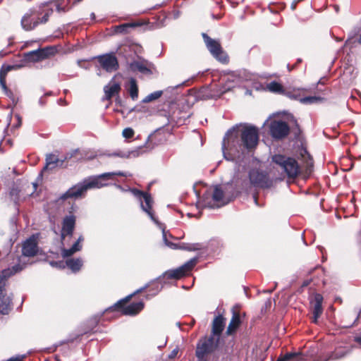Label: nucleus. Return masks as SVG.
<instances>
[{"mask_svg": "<svg viewBox=\"0 0 361 361\" xmlns=\"http://www.w3.org/2000/svg\"><path fill=\"white\" fill-rule=\"evenodd\" d=\"M259 140L258 129L248 124H238L229 129L222 142V152L227 160L240 158L246 150L255 148Z\"/></svg>", "mask_w": 361, "mask_h": 361, "instance_id": "obj_1", "label": "nucleus"}, {"mask_svg": "<svg viewBox=\"0 0 361 361\" xmlns=\"http://www.w3.org/2000/svg\"><path fill=\"white\" fill-rule=\"evenodd\" d=\"M115 176H126L127 175L121 171L109 172L100 174L97 176H92L85 178L82 182L73 185L63 193L60 199L66 200L68 198L78 199L82 197L86 192L90 189L101 188L106 183H102V180L113 179Z\"/></svg>", "mask_w": 361, "mask_h": 361, "instance_id": "obj_2", "label": "nucleus"}, {"mask_svg": "<svg viewBox=\"0 0 361 361\" xmlns=\"http://www.w3.org/2000/svg\"><path fill=\"white\" fill-rule=\"evenodd\" d=\"M130 192L132 194L140 201V206L142 209L145 212L150 219L159 226V227L162 230L163 240L166 246L171 249H182L186 250L189 251H195L199 250L202 249V245L199 243L194 244H185L183 243L181 245H178L175 243L169 242L167 240L166 233L165 231V228L160 224L156 218L154 216V214L152 212V200L151 196L145 192H143L137 189H131Z\"/></svg>", "mask_w": 361, "mask_h": 361, "instance_id": "obj_3", "label": "nucleus"}, {"mask_svg": "<svg viewBox=\"0 0 361 361\" xmlns=\"http://www.w3.org/2000/svg\"><path fill=\"white\" fill-rule=\"evenodd\" d=\"M25 267V262L23 260V257L18 256L17 263L11 267L4 269L0 274V312L2 314H8L11 310V298L5 291L6 280L22 271Z\"/></svg>", "mask_w": 361, "mask_h": 361, "instance_id": "obj_4", "label": "nucleus"}, {"mask_svg": "<svg viewBox=\"0 0 361 361\" xmlns=\"http://www.w3.org/2000/svg\"><path fill=\"white\" fill-rule=\"evenodd\" d=\"M219 343V339L214 336H205L199 340L195 351L197 361H207L206 357L214 352Z\"/></svg>", "mask_w": 361, "mask_h": 361, "instance_id": "obj_5", "label": "nucleus"}, {"mask_svg": "<svg viewBox=\"0 0 361 361\" xmlns=\"http://www.w3.org/2000/svg\"><path fill=\"white\" fill-rule=\"evenodd\" d=\"M224 191L219 185L212 190H207L202 196V206L209 208L220 207L226 204L224 201Z\"/></svg>", "mask_w": 361, "mask_h": 361, "instance_id": "obj_6", "label": "nucleus"}, {"mask_svg": "<svg viewBox=\"0 0 361 361\" xmlns=\"http://www.w3.org/2000/svg\"><path fill=\"white\" fill-rule=\"evenodd\" d=\"M272 161L279 168L283 170L289 178L297 176L300 172L298 162L293 158L286 157L281 154H276L272 157Z\"/></svg>", "mask_w": 361, "mask_h": 361, "instance_id": "obj_7", "label": "nucleus"}, {"mask_svg": "<svg viewBox=\"0 0 361 361\" xmlns=\"http://www.w3.org/2000/svg\"><path fill=\"white\" fill-rule=\"evenodd\" d=\"M202 37L207 48L212 55L219 61L227 63L228 61V56L223 51L219 42L212 39L205 33H202Z\"/></svg>", "mask_w": 361, "mask_h": 361, "instance_id": "obj_8", "label": "nucleus"}, {"mask_svg": "<svg viewBox=\"0 0 361 361\" xmlns=\"http://www.w3.org/2000/svg\"><path fill=\"white\" fill-rule=\"evenodd\" d=\"M150 136L148 137L147 140L146 141L145 144L142 146H139L132 150L128 151V152H123V151H117L111 154H109V156L112 157H119L124 159H130V158H135L141 154L148 152L151 151L154 148V145H149L148 142L149 141Z\"/></svg>", "mask_w": 361, "mask_h": 361, "instance_id": "obj_9", "label": "nucleus"}, {"mask_svg": "<svg viewBox=\"0 0 361 361\" xmlns=\"http://www.w3.org/2000/svg\"><path fill=\"white\" fill-rule=\"evenodd\" d=\"M197 258L194 257L185 262L181 267L166 271L163 274V278L167 279H180L187 272L190 271L197 264Z\"/></svg>", "mask_w": 361, "mask_h": 361, "instance_id": "obj_10", "label": "nucleus"}, {"mask_svg": "<svg viewBox=\"0 0 361 361\" xmlns=\"http://www.w3.org/2000/svg\"><path fill=\"white\" fill-rule=\"evenodd\" d=\"M307 92V89H298L293 90V91L286 92L284 94L290 99L299 100L300 103L303 104L317 103L322 100L321 97L316 96H309L302 97V96Z\"/></svg>", "mask_w": 361, "mask_h": 361, "instance_id": "obj_11", "label": "nucleus"}, {"mask_svg": "<svg viewBox=\"0 0 361 361\" xmlns=\"http://www.w3.org/2000/svg\"><path fill=\"white\" fill-rule=\"evenodd\" d=\"M269 130L271 136L276 139H281L289 133V126L282 121H273L270 123Z\"/></svg>", "mask_w": 361, "mask_h": 361, "instance_id": "obj_12", "label": "nucleus"}, {"mask_svg": "<svg viewBox=\"0 0 361 361\" xmlns=\"http://www.w3.org/2000/svg\"><path fill=\"white\" fill-rule=\"evenodd\" d=\"M100 66L107 72H112L118 68V63L114 54H104L97 57Z\"/></svg>", "mask_w": 361, "mask_h": 361, "instance_id": "obj_13", "label": "nucleus"}, {"mask_svg": "<svg viewBox=\"0 0 361 361\" xmlns=\"http://www.w3.org/2000/svg\"><path fill=\"white\" fill-rule=\"evenodd\" d=\"M250 183L257 187L269 188L270 183L266 174L259 172L258 170H252L249 173Z\"/></svg>", "mask_w": 361, "mask_h": 361, "instance_id": "obj_14", "label": "nucleus"}, {"mask_svg": "<svg viewBox=\"0 0 361 361\" xmlns=\"http://www.w3.org/2000/svg\"><path fill=\"white\" fill-rule=\"evenodd\" d=\"M51 54V48H45L32 51L25 54V61L27 62H37L49 56Z\"/></svg>", "mask_w": 361, "mask_h": 361, "instance_id": "obj_15", "label": "nucleus"}, {"mask_svg": "<svg viewBox=\"0 0 361 361\" xmlns=\"http://www.w3.org/2000/svg\"><path fill=\"white\" fill-rule=\"evenodd\" d=\"M75 217L73 215L66 216L63 221L61 238L62 243L66 237H71L75 228Z\"/></svg>", "mask_w": 361, "mask_h": 361, "instance_id": "obj_16", "label": "nucleus"}, {"mask_svg": "<svg viewBox=\"0 0 361 361\" xmlns=\"http://www.w3.org/2000/svg\"><path fill=\"white\" fill-rule=\"evenodd\" d=\"M38 251L37 237L31 236L23 244L22 254L23 257H33Z\"/></svg>", "mask_w": 361, "mask_h": 361, "instance_id": "obj_17", "label": "nucleus"}, {"mask_svg": "<svg viewBox=\"0 0 361 361\" xmlns=\"http://www.w3.org/2000/svg\"><path fill=\"white\" fill-rule=\"evenodd\" d=\"M322 302L323 297L319 293L314 294L313 299L310 301L313 314L312 322L315 324L317 323L318 319L323 312Z\"/></svg>", "mask_w": 361, "mask_h": 361, "instance_id": "obj_18", "label": "nucleus"}, {"mask_svg": "<svg viewBox=\"0 0 361 361\" xmlns=\"http://www.w3.org/2000/svg\"><path fill=\"white\" fill-rule=\"evenodd\" d=\"M240 83V78L234 75H230L226 84L223 87V90H220L219 92L216 94V97H219L222 94L232 90L236 85ZM216 97V94H210L207 96V98H212Z\"/></svg>", "mask_w": 361, "mask_h": 361, "instance_id": "obj_19", "label": "nucleus"}, {"mask_svg": "<svg viewBox=\"0 0 361 361\" xmlns=\"http://www.w3.org/2000/svg\"><path fill=\"white\" fill-rule=\"evenodd\" d=\"M225 326V319L222 316L215 317L212 324V330L210 336H214L220 340V336Z\"/></svg>", "mask_w": 361, "mask_h": 361, "instance_id": "obj_20", "label": "nucleus"}, {"mask_svg": "<svg viewBox=\"0 0 361 361\" xmlns=\"http://www.w3.org/2000/svg\"><path fill=\"white\" fill-rule=\"evenodd\" d=\"M16 68L15 66H3L0 71V85L4 90L5 94L10 97L12 93L6 87V76L7 73L11 70Z\"/></svg>", "mask_w": 361, "mask_h": 361, "instance_id": "obj_21", "label": "nucleus"}, {"mask_svg": "<svg viewBox=\"0 0 361 361\" xmlns=\"http://www.w3.org/2000/svg\"><path fill=\"white\" fill-rule=\"evenodd\" d=\"M148 62L146 61H135L130 64V68L132 71H137L142 74H151V70L148 67Z\"/></svg>", "mask_w": 361, "mask_h": 361, "instance_id": "obj_22", "label": "nucleus"}, {"mask_svg": "<svg viewBox=\"0 0 361 361\" xmlns=\"http://www.w3.org/2000/svg\"><path fill=\"white\" fill-rule=\"evenodd\" d=\"M144 307L142 302H134L123 307L122 313L126 315H135Z\"/></svg>", "mask_w": 361, "mask_h": 361, "instance_id": "obj_23", "label": "nucleus"}, {"mask_svg": "<svg viewBox=\"0 0 361 361\" xmlns=\"http://www.w3.org/2000/svg\"><path fill=\"white\" fill-rule=\"evenodd\" d=\"M83 240L82 236H80L78 240L69 249H62L61 255L63 257H68L73 255L75 252L80 251L82 248L80 243Z\"/></svg>", "mask_w": 361, "mask_h": 361, "instance_id": "obj_24", "label": "nucleus"}, {"mask_svg": "<svg viewBox=\"0 0 361 361\" xmlns=\"http://www.w3.org/2000/svg\"><path fill=\"white\" fill-rule=\"evenodd\" d=\"M31 16V13H26L21 20L22 27L25 30H31L39 24L38 20L32 21L30 19Z\"/></svg>", "mask_w": 361, "mask_h": 361, "instance_id": "obj_25", "label": "nucleus"}, {"mask_svg": "<svg viewBox=\"0 0 361 361\" xmlns=\"http://www.w3.org/2000/svg\"><path fill=\"white\" fill-rule=\"evenodd\" d=\"M240 324V319L239 314H238L235 312H233V317L231 319V322H230L227 328V330H226V334L228 335L232 334L233 332L235 331V330L237 329V328L238 327Z\"/></svg>", "mask_w": 361, "mask_h": 361, "instance_id": "obj_26", "label": "nucleus"}, {"mask_svg": "<svg viewBox=\"0 0 361 361\" xmlns=\"http://www.w3.org/2000/svg\"><path fill=\"white\" fill-rule=\"evenodd\" d=\"M120 90V84L117 82L110 83L109 85L105 86L104 88L106 97L108 99H111L114 94L118 93Z\"/></svg>", "mask_w": 361, "mask_h": 361, "instance_id": "obj_27", "label": "nucleus"}, {"mask_svg": "<svg viewBox=\"0 0 361 361\" xmlns=\"http://www.w3.org/2000/svg\"><path fill=\"white\" fill-rule=\"evenodd\" d=\"M82 260L80 258H71L66 262V266L73 272L78 271L82 266Z\"/></svg>", "mask_w": 361, "mask_h": 361, "instance_id": "obj_28", "label": "nucleus"}, {"mask_svg": "<svg viewBox=\"0 0 361 361\" xmlns=\"http://www.w3.org/2000/svg\"><path fill=\"white\" fill-rule=\"evenodd\" d=\"M128 90L131 99L134 101L136 100L138 97V87L135 79L133 78L130 79Z\"/></svg>", "mask_w": 361, "mask_h": 361, "instance_id": "obj_29", "label": "nucleus"}, {"mask_svg": "<svg viewBox=\"0 0 361 361\" xmlns=\"http://www.w3.org/2000/svg\"><path fill=\"white\" fill-rule=\"evenodd\" d=\"M302 355L300 353H288L280 356L277 361H302Z\"/></svg>", "mask_w": 361, "mask_h": 361, "instance_id": "obj_30", "label": "nucleus"}, {"mask_svg": "<svg viewBox=\"0 0 361 361\" xmlns=\"http://www.w3.org/2000/svg\"><path fill=\"white\" fill-rule=\"evenodd\" d=\"M59 161L56 156L54 154H49L47 156L46 158V165L44 167L43 170L46 171L48 169H53L57 166V163Z\"/></svg>", "mask_w": 361, "mask_h": 361, "instance_id": "obj_31", "label": "nucleus"}, {"mask_svg": "<svg viewBox=\"0 0 361 361\" xmlns=\"http://www.w3.org/2000/svg\"><path fill=\"white\" fill-rule=\"evenodd\" d=\"M267 89L271 92L283 93V86L280 83L275 81L267 84Z\"/></svg>", "mask_w": 361, "mask_h": 361, "instance_id": "obj_32", "label": "nucleus"}, {"mask_svg": "<svg viewBox=\"0 0 361 361\" xmlns=\"http://www.w3.org/2000/svg\"><path fill=\"white\" fill-rule=\"evenodd\" d=\"M148 286H149V284H146L144 287H142V288H140V289L137 290H136L133 294H131V295H130L127 296L125 299L121 300H120V301L117 302L114 305V307H113V308H114V309H118V308L121 307H122V305H123V303H125V302H126L127 301H128V300H130V298L133 295H134L135 294H136V293H137L142 292V290H145Z\"/></svg>", "mask_w": 361, "mask_h": 361, "instance_id": "obj_33", "label": "nucleus"}, {"mask_svg": "<svg viewBox=\"0 0 361 361\" xmlns=\"http://www.w3.org/2000/svg\"><path fill=\"white\" fill-rule=\"evenodd\" d=\"M139 25L137 23H125L115 27V32L116 33H126L128 28L133 27Z\"/></svg>", "mask_w": 361, "mask_h": 361, "instance_id": "obj_34", "label": "nucleus"}, {"mask_svg": "<svg viewBox=\"0 0 361 361\" xmlns=\"http://www.w3.org/2000/svg\"><path fill=\"white\" fill-rule=\"evenodd\" d=\"M162 91H155L146 96L143 100V103H148L159 99L162 95Z\"/></svg>", "mask_w": 361, "mask_h": 361, "instance_id": "obj_35", "label": "nucleus"}, {"mask_svg": "<svg viewBox=\"0 0 361 361\" xmlns=\"http://www.w3.org/2000/svg\"><path fill=\"white\" fill-rule=\"evenodd\" d=\"M346 354H347V352L345 350H342L340 351H336L335 353H331V355H330V357H329L328 360L340 359V358H342L343 357H344Z\"/></svg>", "mask_w": 361, "mask_h": 361, "instance_id": "obj_36", "label": "nucleus"}, {"mask_svg": "<svg viewBox=\"0 0 361 361\" xmlns=\"http://www.w3.org/2000/svg\"><path fill=\"white\" fill-rule=\"evenodd\" d=\"M134 133V130L131 128H126L122 132V135L125 138L132 137Z\"/></svg>", "mask_w": 361, "mask_h": 361, "instance_id": "obj_37", "label": "nucleus"}, {"mask_svg": "<svg viewBox=\"0 0 361 361\" xmlns=\"http://www.w3.org/2000/svg\"><path fill=\"white\" fill-rule=\"evenodd\" d=\"M53 13V10L50 9L48 11L46 12L44 16L40 19V21H39V23H45L48 21L49 17L50 15Z\"/></svg>", "mask_w": 361, "mask_h": 361, "instance_id": "obj_38", "label": "nucleus"}, {"mask_svg": "<svg viewBox=\"0 0 361 361\" xmlns=\"http://www.w3.org/2000/svg\"><path fill=\"white\" fill-rule=\"evenodd\" d=\"M178 351H179V348L178 347H176V348H174L171 353L169 355V359H173L176 357V355H178Z\"/></svg>", "mask_w": 361, "mask_h": 361, "instance_id": "obj_39", "label": "nucleus"}, {"mask_svg": "<svg viewBox=\"0 0 361 361\" xmlns=\"http://www.w3.org/2000/svg\"><path fill=\"white\" fill-rule=\"evenodd\" d=\"M56 11L58 12H65L66 11L65 7L62 6L61 4H57L56 5Z\"/></svg>", "mask_w": 361, "mask_h": 361, "instance_id": "obj_40", "label": "nucleus"}, {"mask_svg": "<svg viewBox=\"0 0 361 361\" xmlns=\"http://www.w3.org/2000/svg\"><path fill=\"white\" fill-rule=\"evenodd\" d=\"M51 266H57L59 264L58 262H51ZM59 267H64L63 262H59Z\"/></svg>", "mask_w": 361, "mask_h": 361, "instance_id": "obj_41", "label": "nucleus"}, {"mask_svg": "<svg viewBox=\"0 0 361 361\" xmlns=\"http://www.w3.org/2000/svg\"><path fill=\"white\" fill-rule=\"evenodd\" d=\"M354 341H355L357 344H359L360 345H361V336H356V337H355Z\"/></svg>", "mask_w": 361, "mask_h": 361, "instance_id": "obj_42", "label": "nucleus"}, {"mask_svg": "<svg viewBox=\"0 0 361 361\" xmlns=\"http://www.w3.org/2000/svg\"><path fill=\"white\" fill-rule=\"evenodd\" d=\"M161 288H159V287L157 286V287L156 288V293H154V295H155V294H157L159 291H160Z\"/></svg>", "mask_w": 361, "mask_h": 361, "instance_id": "obj_43", "label": "nucleus"}, {"mask_svg": "<svg viewBox=\"0 0 361 361\" xmlns=\"http://www.w3.org/2000/svg\"><path fill=\"white\" fill-rule=\"evenodd\" d=\"M91 18L92 19H94L95 18V15L94 13H91Z\"/></svg>", "mask_w": 361, "mask_h": 361, "instance_id": "obj_44", "label": "nucleus"}, {"mask_svg": "<svg viewBox=\"0 0 361 361\" xmlns=\"http://www.w3.org/2000/svg\"><path fill=\"white\" fill-rule=\"evenodd\" d=\"M47 4H48V3H47V2H45V3H43L42 5L43 6H47Z\"/></svg>", "mask_w": 361, "mask_h": 361, "instance_id": "obj_45", "label": "nucleus"}, {"mask_svg": "<svg viewBox=\"0 0 361 361\" xmlns=\"http://www.w3.org/2000/svg\"><path fill=\"white\" fill-rule=\"evenodd\" d=\"M200 204H201V203H200V202H198L197 203V208H199V207H200Z\"/></svg>", "mask_w": 361, "mask_h": 361, "instance_id": "obj_46", "label": "nucleus"}, {"mask_svg": "<svg viewBox=\"0 0 361 361\" xmlns=\"http://www.w3.org/2000/svg\"><path fill=\"white\" fill-rule=\"evenodd\" d=\"M358 42L361 44V35H360V38L358 39Z\"/></svg>", "mask_w": 361, "mask_h": 361, "instance_id": "obj_47", "label": "nucleus"}, {"mask_svg": "<svg viewBox=\"0 0 361 361\" xmlns=\"http://www.w3.org/2000/svg\"><path fill=\"white\" fill-rule=\"evenodd\" d=\"M37 183H33V187H34L35 188H37Z\"/></svg>", "mask_w": 361, "mask_h": 361, "instance_id": "obj_48", "label": "nucleus"}, {"mask_svg": "<svg viewBox=\"0 0 361 361\" xmlns=\"http://www.w3.org/2000/svg\"><path fill=\"white\" fill-rule=\"evenodd\" d=\"M196 195H197V196L199 197L200 194H199L197 192H196Z\"/></svg>", "mask_w": 361, "mask_h": 361, "instance_id": "obj_49", "label": "nucleus"}, {"mask_svg": "<svg viewBox=\"0 0 361 361\" xmlns=\"http://www.w3.org/2000/svg\"><path fill=\"white\" fill-rule=\"evenodd\" d=\"M255 203H256V204H257V199H256V197H255Z\"/></svg>", "mask_w": 361, "mask_h": 361, "instance_id": "obj_50", "label": "nucleus"}, {"mask_svg": "<svg viewBox=\"0 0 361 361\" xmlns=\"http://www.w3.org/2000/svg\"><path fill=\"white\" fill-rule=\"evenodd\" d=\"M350 326H352V324L350 325H348V326H345L346 327H350Z\"/></svg>", "mask_w": 361, "mask_h": 361, "instance_id": "obj_51", "label": "nucleus"}]
</instances>
